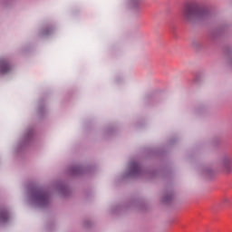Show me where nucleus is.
Instances as JSON below:
<instances>
[{"label": "nucleus", "mask_w": 232, "mask_h": 232, "mask_svg": "<svg viewBox=\"0 0 232 232\" xmlns=\"http://www.w3.org/2000/svg\"><path fill=\"white\" fill-rule=\"evenodd\" d=\"M6 218H7L6 214H4L1 216L2 220H5Z\"/></svg>", "instance_id": "nucleus-6"}, {"label": "nucleus", "mask_w": 232, "mask_h": 232, "mask_svg": "<svg viewBox=\"0 0 232 232\" xmlns=\"http://www.w3.org/2000/svg\"><path fill=\"white\" fill-rule=\"evenodd\" d=\"M130 168L135 172H138L140 169V167L137 163H135V162L130 163Z\"/></svg>", "instance_id": "nucleus-5"}, {"label": "nucleus", "mask_w": 232, "mask_h": 232, "mask_svg": "<svg viewBox=\"0 0 232 232\" xmlns=\"http://www.w3.org/2000/svg\"><path fill=\"white\" fill-rule=\"evenodd\" d=\"M221 168L225 173H231L232 171V159L227 157L221 161Z\"/></svg>", "instance_id": "nucleus-2"}, {"label": "nucleus", "mask_w": 232, "mask_h": 232, "mask_svg": "<svg viewBox=\"0 0 232 232\" xmlns=\"http://www.w3.org/2000/svg\"><path fill=\"white\" fill-rule=\"evenodd\" d=\"M209 12L206 8H195L191 5H186L182 11L181 15L186 21H191V19H204L208 17Z\"/></svg>", "instance_id": "nucleus-1"}, {"label": "nucleus", "mask_w": 232, "mask_h": 232, "mask_svg": "<svg viewBox=\"0 0 232 232\" xmlns=\"http://www.w3.org/2000/svg\"><path fill=\"white\" fill-rule=\"evenodd\" d=\"M2 73H8L10 72V65L8 63H3L1 65Z\"/></svg>", "instance_id": "nucleus-4"}, {"label": "nucleus", "mask_w": 232, "mask_h": 232, "mask_svg": "<svg viewBox=\"0 0 232 232\" xmlns=\"http://www.w3.org/2000/svg\"><path fill=\"white\" fill-rule=\"evenodd\" d=\"M35 200L38 202H46L48 200V195L44 193L43 190H38L34 193Z\"/></svg>", "instance_id": "nucleus-3"}]
</instances>
